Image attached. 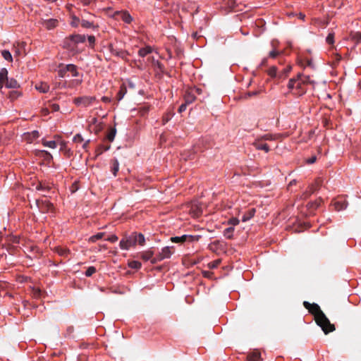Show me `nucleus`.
<instances>
[{
  "label": "nucleus",
  "instance_id": "60",
  "mask_svg": "<svg viewBox=\"0 0 361 361\" xmlns=\"http://www.w3.org/2000/svg\"><path fill=\"white\" fill-rule=\"evenodd\" d=\"M305 66L311 67V68H314V66H313V63H312V61L311 59H305Z\"/></svg>",
  "mask_w": 361,
  "mask_h": 361
},
{
  "label": "nucleus",
  "instance_id": "55",
  "mask_svg": "<svg viewBox=\"0 0 361 361\" xmlns=\"http://www.w3.org/2000/svg\"><path fill=\"white\" fill-rule=\"evenodd\" d=\"M42 292L39 289H34L33 290V296L36 298L41 297Z\"/></svg>",
  "mask_w": 361,
  "mask_h": 361
},
{
  "label": "nucleus",
  "instance_id": "47",
  "mask_svg": "<svg viewBox=\"0 0 361 361\" xmlns=\"http://www.w3.org/2000/svg\"><path fill=\"white\" fill-rule=\"evenodd\" d=\"M320 203H321V200L315 201L314 202L309 203L308 206L311 209H316L317 208H318L319 207Z\"/></svg>",
  "mask_w": 361,
  "mask_h": 361
},
{
  "label": "nucleus",
  "instance_id": "23",
  "mask_svg": "<svg viewBox=\"0 0 361 361\" xmlns=\"http://www.w3.org/2000/svg\"><path fill=\"white\" fill-rule=\"evenodd\" d=\"M126 92H127L126 87L124 85H122L120 87L118 92L116 94L117 101L118 102L121 101L123 98V97L126 94Z\"/></svg>",
  "mask_w": 361,
  "mask_h": 361
},
{
  "label": "nucleus",
  "instance_id": "9",
  "mask_svg": "<svg viewBox=\"0 0 361 361\" xmlns=\"http://www.w3.org/2000/svg\"><path fill=\"white\" fill-rule=\"evenodd\" d=\"M295 82L296 92H295V94L298 95H302L305 94L307 90L305 87L306 85L304 84V81H302L301 80H300V78L297 77V78H295Z\"/></svg>",
  "mask_w": 361,
  "mask_h": 361
},
{
  "label": "nucleus",
  "instance_id": "46",
  "mask_svg": "<svg viewBox=\"0 0 361 361\" xmlns=\"http://www.w3.org/2000/svg\"><path fill=\"white\" fill-rule=\"evenodd\" d=\"M48 107L53 112L58 111L60 109L59 104L54 103H49Z\"/></svg>",
  "mask_w": 361,
  "mask_h": 361
},
{
  "label": "nucleus",
  "instance_id": "38",
  "mask_svg": "<svg viewBox=\"0 0 361 361\" xmlns=\"http://www.w3.org/2000/svg\"><path fill=\"white\" fill-rule=\"evenodd\" d=\"M259 93V91H251V92H248L247 93H245L243 96V98L245 99H247L252 97H255V96H257L258 95Z\"/></svg>",
  "mask_w": 361,
  "mask_h": 361
},
{
  "label": "nucleus",
  "instance_id": "5",
  "mask_svg": "<svg viewBox=\"0 0 361 361\" xmlns=\"http://www.w3.org/2000/svg\"><path fill=\"white\" fill-rule=\"evenodd\" d=\"M36 204L39 209L43 213L52 212L54 209L53 204L47 200H38L36 201Z\"/></svg>",
  "mask_w": 361,
  "mask_h": 361
},
{
  "label": "nucleus",
  "instance_id": "52",
  "mask_svg": "<svg viewBox=\"0 0 361 361\" xmlns=\"http://www.w3.org/2000/svg\"><path fill=\"white\" fill-rule=\"evenodd\" d=\"M19 96V93L16 91H11L10 92L9 97L11 99H14L18 98Z\"/></svg>",
  "mask_w": 361,
  "mask_h": 361
},
{
  "label": "nucleus",
  "instance_id": "30",
  "mask_svg": "<svg viewBox=\"0 0 361 361\" xmlns=\"http://www.w3.org/2000/svg\"><path fill=\"white\" fill-rule=\"evenodd\" d=\"M133 237H135L137 240V243L140 245H143L145 243V237L142 233H133Z\"/></svg>",
  "mask_w": 361,
  "mask_h": 361
},
{
  "label": "nucleus",
  "instance_id": "24",
  "mask_svg": "<svg viewBox=\"0 0 361 361\" xmlns=\"http://www.w3.org/2000/svg\"><path fill=\"white\" fill-rule=\"evenodd\" d=\"M67 72H70L73 77H76L78 75V72L77 71L76 66L73 64H68L66 66Z\"/></svg>",
  "mask_w": 361,
  "mask_h": 361
},
{
  "label": "nucleus",
  "instance_id": "53",
  "mask_svg": "<svg viewBox=\"0 0 361 361\" xmlns=\"http://www.w3.org/2000/svg\"><path fill=\"white\" fill-rule=\"evenodd\" d=\"M79 22H80V19L78 17H76V16H73L71 25L73 27H77L78 25Z\"/></svg>",
  "mask_w": 361,
  "mask_h": 361
},
{
  "label": "nucleus",
  "instance_id": "3",
  "mask_svg": "<svg viewBox=\"0 0 361 361\" xmlns=\"http://www.w3.org/2000/svg\"><path fill=\"white\" fill-rule=\"evenodd\" d=\"M85 41L84 35H73L66 38L64 40V47L73 49L78 43H82Z\"/></svg>",
  "mask_w": 361,
  "mask_h": 361
},
{
  "label": "nucleus",
  "instance_id": "19",
  "mask_svg": "<svg viewBox=\"0 0 361 361\" xmlns=\"http://www.w3.org/2000/svg\"><path fill=\"white\" fill-rule=\"evenodd\" d=\"M250 361H260L261 353L259 351H254L250 353L247 356Z\"/></svg>",
  "mask_w": 361,
  "mask_h": 361
},
{
  "label": "nucleus",
  "instance_id": "32",
  "mask_svg": "<svg viewBox=\"0 0 361 361\" xmlns=\"http://www.w3.org/2000/svg\"><path fill=\"white\" fill-rule=\"evenodd\" d=\"M110 149V145H107V146H104V145H99L97 149H96V157L102 154L103 153V152L104 151H107Z\"/></svg>",
  "mask_w": 361,
  "mask_h": 361
},
{
  "label": "nucleus",
  "instance_id": "10",
  "mask_svg": "<svg viewBox=\"0 0 361 361\" xmlns=\"http://www.w3.org/2000/svg\"><path fill=\"white\" fill-rule=\"evenodd\" d=\"M116 16L118 19H121L126 23H130L133 20V18L127 11L117 12Z\"/></svg>",
  "mask_w": 361,
  "mask_h": 361
},
{
  "label": "nucleus",
  "instance_id": "25",
  "mask_svg": "<svg viewBox=\"0 0 361 361\" xmlns=\"http://www.w3.org/2000/svg\"><path fill=\"white\" fill-rule=\"evenodd\" d=\"M171 241L172 243H180V244H183L184 243H186L187 240H186V236L185 235H183L182 236H175V237H171Z\"/></svg>",
  "mask_w": 361,
  "mask_h": 361
},
{
  "label": "nucleus",
  "instance_id": "43",
  "mask_svg": "<svg viewBox=\"0 0 361 361\" xmlns=\"http://www.w3.org/2000/svg\"><path fill=\"white\" fill-rule=\"evenodd\" d=\"M352 39L354 40L356 43H359L361 42V32H355L352 34Z\"/></svg>",
  "mask_w": 361,
  "mask_h": 361
},
{
  "label": "nucleus",
  "instance_id": "62",
  "mask_svg": "<svg viewBox=\"0 0 361 361\" xmlns=\"http://www.w3.org/2000/svg\"><path fill=\"white\" fill-rule=\"evenodd\" d=\"M278 54H279L278 51H276L273 50V51L269 52V56L271 58H275Z\"/></svg>",
  "mask_w": 361,
  "mask_h": 361
},
{
  "label": "nucleus",
  "instance_id": "48",
  "mask_svg": "<svg viewBox=\"0 0 361 361\" xmlns=\"http://www.w3.org/2000/svg\"><path fill=\"white\" fill-rule=\"evenodd\" d=\"M296 82L295 78H292L289 80L288 87L289 89H295L296 90Z\"/></svg>",
  "mask_w": 361,
  "mask_h": 361
},
{
  "label": "nucleus",
  "instance_id": "29",
  "mask_svg": "<svg viewBox=\"0 0 361 361\" xmlns=\"http://www.w3.org/2000/svg\"><path fill=\"white\" fill-rule=\"evenodd\" d=\"M152 49L150 47L141 48L138 51V54L140 56L144 57L146 55H147L148 54H150L152 52Z\"/></svg>",
  "mask_w": 361,
  "mask_h": 361
},
{
  "label": "nucleus",
  "instance_id": "54",
  "mask_svg": "<svg viewBox=\"0 0 361 361\" xmlns=\"http://www.w3.org/2000/svg\"><path fill=\"white\" fill-rule=\"evenodd\" d=\"M118 238L116 235H111L108 238H106V240L111 242V243H115L118 240Z\"/></svg>",
  "mask_w": 361,
  "mask_h": 361
},
{
  "label": "nucleus",
  "instance_id": "17",
  "mask_svg": "<svg viewBox=\"0 0 361 361\" xmlns=\"http://www.w3.org/2000/svg\"><path fill=\"white\" fill-rule=\"evenodd\" d=\"M291 70L290 66H287L286 68H283L282 70L279 71V79H285Z\"/></svg>",
  "mask_w": 361,
  "mask_h": 361
},
{
  "label": "nucleus",
  "instance_id": "61",
  "mask_svg": "<svg viewBox=\"0 0 361 361\" xmlns=\"http://www.w3.org/2000/svg\"><path fill=\"white\" fill-rule=\"evenodd\" d=\"M13 51H14V55L15 56H20L21 54V51H20V49L18 48V47H14L13 48Z\"/></svg>",
  "mask_w": 361,
  "mask_h": 361
},
{
  "label": "nucleus",
  "instance_id": "27",
  "mask_svg": "<svg viewBox=\"0 0 361 361\" xmlns=\"http://www.w3.org/2000/svg\"><path fill=\"white\" fill-rule=\"evenodd\" d=\"M56 252L61 256L66 257L68 254L70 253L69 250L61 247H57L55 248Z\"/></svg>",
  "mask_w": 361,
  "mask_h": 361
},
{
  "label": "nucleus",
  "instance_id": "28",
  "mask_svg": "<svg viewBox=\"0 0 361 361\" xmlns=\"http://www.w3.org/2000/svg\"><path fill=\"white\" fill-rule=\"evenodd\" d=\"M233 231L234 228L233 226L228 227L224 231V235L228 239H231L233 238Z\"/></svg>",
  "mask_w": 361,
  "mask_h": 361
},
{
  "label": "nucleus",
  "instance_id": "1",
  "mask_svg": "<svg viewBox=\"0 0 361 361\" xmlns=\"http://www.w3.org/2000/svg\"><path fill=\"white\" fill-rule=\"evenodd\" d=\"M315 322L317 324L322 328L325 334L333 332L336 329L334 324H331L324 313L316 319Z\"/></svg>",
  "mask_w": 361,
  "mask_h": 361
},
{
  "label": "nucleus",
  "instance_id": "37",
  "mask_svg": "<svg viewBox=\"0 0 361 361\" xmlns=\"http://www.w3.org/2000/svg\"><path fill=\"white\" fill-rule=\"evenodd\" d=\"M128 266L131 269H139L141 267L142 264L138 261H131L128 263Z\"/></svg>",
  "mask_w": 361,
  "mask_h": 361
},
{
  "label": "nucleus",
  "instance_id": "56",
  "mask_svg": "<svg viewBox=\"0 0 361 361\" xmlns=\"http://www.w3.org/2000/svg\"><path fill=\"white\" fill-rule=\"evenodd\" d=\"M87 39H88V42L90 45L93 46L94 44V42H95L94 36H93V35L88 36Z\"/></svg>",
  "mask_w": 361,
  "mask_h": 361
},
{
  "label": "nucleus",
  "instance_id": "18",
  "mask_svg": "<svg viewBox=\"0 0 361 361\" xmlns=\"http://www.w3.org/2000/svg\"><path fill=\"white\" fill-rule=\"evenodd\" d=\"M153 255H154V252L152 250H149L141 252L140 257L145 261H148L149 259L152 261V259L154 258V257H152Z\"/></svg>",
  "mask_w": 361,
  "mask_h": 361
},
{
  "label": "nucleus",
  "instance_id": "51",
  "mask_svg": "<svg viewBox=\"0 0 361 361\" xmlns=\"http://www.w3.org/2000/svg\"><path fill=\"white\" fill-rule=\"evenodd\" d=\"M228 223L233 227V226L238 225L239 224V220L237 218H231L229 219Z\"/></svg>",
  "mask_w": 361,
  "mask_h": 361
},
{
  "label": "nucleus",
  "instance_id": "16",
  "mask_svg": "<svg viewBox=\"0 0 361 361\" xmlns=\"http://www.w3.org/2000/svg\"><path fill=\"white\" fill-rule=\"evenodd\" d=\"M255 212H256V210L255 208H252V209H250L249 210H247L243 215L242 221L245 222V221L250 220V219H252L255 216Z\"/></svg>",
  "mask_w": 361,
  "mask_h": 361
},
{
  "label": "nucleus",
  "instance_id": "42",
  "mask_svg": "<svg viewBox=\"0 0 361 361\" xmlns=\"http://www.w3.org/2000/svg\"><path fill=\"white\" fill-rule=\"evenodd\" d=\"M96 268L94 267H89L85 271V276L90 277L96 272Z\"/></svg>",
  "mask_w": 361,
  "mask_h": 361
},
{
  "label": "nucleus",
  "instance_id": "63",
  "mask_svg": "<svg viewBox=\"0 0 361 361\" xmlns=\"http://www.w3.org/2000/svg\"><path fill=\"white\" fill-rule=\"evenodd\" d=\"M316 160H317V157H316V156H313V157H312L311 158H310V159L307 161V162L308 164H311L314 163V162L316 161Z\"/></svg>",
  "mask_w": 361,
  "mask_h": 361
},
{
  "label": "nucleus",
  "instance_id": "4",
  "mask_svg": "<svg viewBox=\"0 0 361 361\" xmlns=\"http://www.w3.org/2000/svg\"><path fill=\"white\" fill-rule=\"evenodd\" d=\"M303 305L307 310H308L310 313L314 315V320L321 316V314H324L320 307L316 303H310L307 301H304Z\"/></svg>",
  "mask_w": 361,
  "mask_h": 361
},
{
  "label": "nucleus",
  "instance_id": "39",
  "mask_svg": "<svg viewBox=\"0 0 361 361\" xmlns=\"http://www.w3.org/2000/svg\"><path fill=\"white\" fill-rule=\"evenodd\" d=\"M104 235V233H98L97 234L91 236L89 240L92 242V243H94L97 240H99V239L102 238Z\"/></svg>",
  "mask_w": 361,
  "mask_h": 361
},
{
  "label": "nucleus",
  "instance_id": "35",
  "mask_svg": "<svg viewBox=\"0 0 361 361\" xmlns=\"http://www.w3.org/2000/svg\"><path fill=\"white\" fill-rule=\"evenodd\" d=\"M2 56L8 61H12L13 58L11 52L8 50H3L1 51Z\"/></svg>",
  "mask_w": 361,
  "mask_h": 361
},
{
  "label": "nucleus",
  "instance_id": "33",
  "mask_svg": "<svg viewBox=\"0 0 361 361\" xmlns=\"http://www.w3.org/2000/svg\"><path fill=\"white\" fill-rule=\"evenodd\" d=\"M185 236H186V240L188 243H192V242L198 241L201 238V236L199 235H185Z\"/></svg>",
  "mask_w": 361,
  "mask_h": 361
},
{
  "label": "nucleus",
  "instance_id": "21",
  "mask_svg": "<svg viewBox=\"0 0 361 361\" xmlns=\"http://www.w3.org/2000/svg\"><path fill=\"white\" fill-rule=\"evenodd\" d=\"M267 74L273 78L279 79V70L276 66H271L267 71Z\"/></svg>",
  "mask_w": 361,
  "mask_h": 361
},
{
  "label": "nucleus",
  "instance_id": "22",
  "mask_svg": "<svg viewBox=\"0 0 361 361\" xmlns=\"http://www.w3.org/2000/svg\"><path fill=\"white\" fill-rule=\"evenodd\" d=\"M5 86L7 88L15 89V88L19 87V84L17 82V80H16L15 79L11 78V79L7 80V81L6 82Z\"/></svg>",
  "mask_w": 361,
  "mask_h": 361
},
{
  "label": "nucleus",
  "instance_id": "15",
  "mask_svg": "<svg viewBox=\"0 0 361 361\" xmlns=\"http://www.w3.org/2000/svg\"><path fill=\"white\" fill-rule=\"evenodd\" d=\"M8 79V71L5 68H1L0 71V88H2Z\"/></svg>",
  "mask_w": 361,
  "mask_h": 361
},
{
  "label": "nucleus",
  "instance_id": "11",
  "mask_svg": "<svg viewBox=\"0 0 361 361\" xmlns=\"http://www.w3.org/2000/svg\"><path fill=\"white\" fill-rule=\"evenodd\" d=\"M109 51L112 54L121 57L123 59H126V56L128 55V53L126 51L117 49L114 48L111 44L109 45Z\"/></svg>",
  "mask_w": 361,
  "mask_h": 361
},
{
  "label": "nucleus",
  "instance_id": "41",
  "mask_svg": "<svg viewBox=\"0 0 361 361\" xmlns=\"http://www.w3.org/2000/svg\"><path fill=\"white\" fill-rule=\"evenodd\" d=\"M259 138L265 142L267 140H274L276 138V136L271 134H266L264 135L259 137Z\"/></svg>",
  "mask_w": 361,
  "mask_h": 361
},
{
  "label": "nucleus",
  "instance_id": "12",
  "mask_svg": "<svg viewBox=\"0 0 361 361\" xmlns=\"http://www.w3.org/2000/svg\"><path fill=\"white\" fill-rule=\"evenodd\" d=\"M58 20L54 18L43 20L42 21V25L48 30H51L56 27L58 25Z\"/></svg>",
  "mask_w": 361,
  "mask_h": 361
},
{
  "label": "nucleus",
  "instance_id": "50",
  "mask_svg": "<svg viewBox=\"0 0 361 361\" xmlns=\"http://www.w3.org/2000/svg\"><path fill=\"white\" fill-rule=\"evenodd\" d=\"M74 142H82L83 141V138L80 134H76L73 139Z\"/></svg>",
  "mask_w": 361,
  "mask_h": 361
},
{
  "label": "nucleus",
  "instance_id": "64",
  "mask_svg": "<svg viewBox=\"0 0 361 361\" xmlns=\"http://www.w3.org/2000/svg\"><path fill=\"white\" fill-rule=\"evenodd\" d=\"M228 4L230 7L234 8L235 6V0H228Z\"/></svg>",
  "mask_w": 361,
  "mask_h": 361
},
{
  "label": "nucleus",
  "instance_id": "26",
  "mask_svg": "<svg viewBox=\"0 0 361 361\" xmlns=\"http://www.w3.org/2000/svg\"><path fill=\"white\" fill-rule=\"evenodd\" d=\"M119 169V163L117 159H114L111 161V171L114 176H116Z\"/></svg>",
  "mask_w": 361,
  "mask_h": 361
},
{
  "label": "nucleus",
  "instance_id": "6",
  "mask_svg": "<svg viewBox=\"0 0 361 361\" xmlns=\"http://www.w3.org/2000/svg\"><path fill=\"white\" fill-rule=\"evenodd\" d=\"M136 244L137 240L133 237V234H132L126 238H123L120 241L119 245L122 250H128L130 247L135 246Z\"/></svg>",
  "mask_w": 361,
  "mask_h": 361
},
{
  "label": "nucleus",
  "instance_id": "7",
  "mask_svg": "<svg viewBox=\"0 0 361 361\" xmlns=\"http://www.w3.org/2000/svg\"><path fill=\"white\" fill-rule=\"evenodd\" d=\"M96 98L94 97H80L74 99V104L78 106H88L90 105Z\"/></svg>",
  "mask_w": 361,
  "mask_h": 361
},
{
  "label": "nucleus",
  "instance_id": "14",
  "mask_svg": "<svg viewBox=\"0 0 361 361\" xmlns=\"http://www.w3.org/2000/svg\"><path fill=\"white\" fill-rule=\"evenodd\" d=\"M37 190L49 191L51 188V184L46 181H39L36 185Z\"/></svg>",
  "mask_w": 361,
  "mask_h": 361
},
{
  "label": "nucleus",
  "instance_id": "59",
  "mask_svg": "<svg viewBox=\"0 0 361 361\" xmlns=\"http://www.w3.org/2000/svg\"><path fill=\"white\" fill-rule=\"evenodd\" d=\"M326 42L329 44H332L334 42V36L331 34H329L326 37Z\"/></svg>",
  "mask_w": 361,
  "mask_h": 361
},
{
  "label": "nucleus",
  "instance_id": "44",
  "mask_svg": "<svg viewBox=\"0 0 361 361\" xmlns=\"http://www.w3.org/2000/svg\"><path fill=\"white\" fill-rule=\"evenodd\" d=\"M81 26L85 27V28H90V27H93L94 25H93V23L88 21V20H82L81 21Z\"/></svg>",
  "mask_w": 361,
  "mask_h": 361
},
{
  "label": "nucleus",
  "instance_id": "31",
  "mask_svg": "<svg viewBox=\"0 0 361 361\" xmlns=\"http://www.w3.org/2000/svg\"><path fill=\"white\" fill-rule=\"evenodd\" d=\"M298 78H300V80H301L302 81H304V84L306 85H308V84H312L313 83V81L310 80V78L308 75H304L302 74H298Z\"/></svg>",
  "mask_w": 361,
  "mask_h": 361
},
{
  "label": "nucleus",
  "instance_id": "20",
  "mask_svg": "<svg viewBox=\"0 0 361 361\" xmlns=\"http://www.w3.org/2000/svg\"><path fill=\"white\" fill-rule=\"evenodd\" d=\"M35 88L42 93H46L49 90V86L45 82H40L35 85Z\"/></svg>",
  "mask_w": 361,
  "mask_h": 361
},
{
  "label": "nucleus",
  "instance_id": "49",
  "mask_svg": "<svg viewBox=\"0 0 361 361\" xmlns=\"http://www.w3.org/2000/svg\"><path fill=\"white\" fill-rule=\"evenodd\" d=\"M66 73H67L66 66H65V67H63L62 68H60L59 72H58V75L61 78L66 77Z\"/></svg>",
  "mask_w": 361,
  "mask_h": 361
},
{
  "label": "nucleus",
  "instance_id": "40",
  "mask_svg": "<svg viewBox=\"0 0 361 361\" xmlns=\"http://www.w3.org/2000/svg\"><path fill=\"white\" fill-rule=\"evenodd\" d=\"M195 99V97L193 94H188L185 96V103L188 104L193 102Z\"/></svg>",
  "mask_w": 361,
  "mask_h": 361
},
{
  "label": "nucleus",
  "instance_id": "2",
  "mask_svg": "<svg viewBox=\"0 0 361 361\" xmlns=\"http://www.w3.org/2000/svg\"><path fill=\"white\" fill-rule=\"evenodd\" d=\"M174 252L173 246H166L161 249V251L152 259V264H156L164 259L170 258Z\"/></svg>",
  "mask_w": 361,
  "mask_h": 361
},
{
  "label": "nucleus",
  "instance_id": "36",
  "mask_svg": "<svg viewBox=\"0 0 361 361\" xmlns=\"http://www.w3.org/2000/svg\"><path fill=\"white\" fill-rule=\"evenodd\" d=\"M42 144L44 146L54 149L56 147V142L55 141H47V140H43Z\"/></svg>",
  "mask_w": 361,
  "mask_h": 361
},
{
  "label": "nucleus",
  "instance_id": "13",
  "mask_svg": "<svg viewBox=\"0 0 361 361\" xmlns=\"http://www.w3.org/2000/svg\"><path fill=\"white\" fill-rule=\"evenodd\" d=\"M334 206L336 211H341L346 209L348 202L345 200H337L334 202Z\"/></svg>",
  "mask_w": 361,
  "mask_h": 361
},
{
  "label": "nucleus",
  "instance_id": "45",
  "mask_svg": "<svg viewBox=\"0 0 361 361\" xmlns=\"http://www.w3.org/2000/svg\"><path fill=\"white\" fill-rule=\"evenodd\" d=\"M220 263H221L220 259L214 260L208 264V267L209 269H215L220 264Z\"/></svg>",
  "mask_w": 361,
  "mask_h": 361
},
{
  "label": "nucleus",
  "instance_id": "57",
  "mask_svg": "<svg viewBox=\"0 0 361 361\" xmlns=\"http://www.w3.org/2000/svg\"><path fill=\"white\" fill-rule=\"evenodd\" d=\"M187 105H188V104H185V103L182 104L179 106V108H178V112H179V113H182V112L185 111V109H186Z\"/></svg>",
  "mask_w": 361,
  "mask_h": 361
},
{
  "label": "nucleus",
  "instance_id": "8",
  "mask_svg": "<svg viewBox=\"0 0 361 361\" xmlns=\"http://www.w3.org/2000/svg\"><path fill=\"white\" fill-rule=\"evenodd\" d=\"M252 145L258 150H264L265 152H269L270 150L269 145L259 137L256 139Z\"/></svg>",
  "mask_w": 361,
  "mask_h": 361
},
{
  "label": "nucleus",
  "instance_id": "34",
  "mask_svg": "<svg viewBox=\"0 0 361 361\" xmlns=\"http://www.w3.org/2000/svg\"><path fill=\"white\" fill-rule=\"evenodd\" d=\"M116 133V128H111L110 129L109 132L106 135V138L109 142H112L114 140L115 135Z\"/></svg>",
  "mask_w": 361,
  "mask_h": 361
},
{
  "label": "nucleus",
  "instance_id": "58",
  "mask_svg": "<svg viewBox=\"0 0 361 361\" xmlns=\"http://www.w3.org/2000/svg\"><path fill=\"white\" fill-rule=\"evenodd\" d=\"M103 128V124L102 123H99V124L96 125V129H95V133H98L99 132H100Z\"/></svg>",
  "mask_w": 361,
  "mask_h": 361
}]
</instances>
